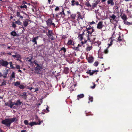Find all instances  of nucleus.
<instances>
[{"mask_svg":"<svg viewBox=\"0 0 132 132\" xmlns=\"http://www.w3.org/2000/svg\"><path fill=\"white\" fill-rule=\"evenodd\" d=\"M108 52H109V51H108V49L106 48L104 50V53L105 54H107L108 53Z\"/></svg>","mask_w":132,"mask_h":132,"instance_id":"46","label":"nucleus"},{"mask_svg":"<svg viewBox=\"0 0 132 132\" xmlns=\"http://www.w3.org/2000/svg\"><path fill=\"white\" fill-rule=\"evenodd\" d=\"M64 9L63 8L61 12H59L56 14V17L58 18H61L62 16V15H64L63 16H64L65 15L64 12Z\"/></svg>","mask_w":132,"mask_h":132,"instance_id":"7","label":"nucleus"},{"mask_svg":"<svg viewBox=\"0 0 132 132\" xmlns=\"http://www.w3.org/2000/svg\"><path fill=\"white\" fill-rule=\"evenodd\" d=\"M64 9L63 8L61 12H59L56 14V17L58 18H61L62 16V15H64L63 16H64L65 15L64 12Z\"/></svg>","mask_w":132,"mask_h":132,"instance_id":"6","label":"nucleus"},{"mask_svg":"<svg viewBox=\"0 0 132 132\" xmlns=\"http://www.w3.org/2000/svg\"><path fill=\"white\" fill-rule=\"evenodd\" d=\"M84 34V32H83L81 34H79L78 36V38L80 41H82L83 39V36Z\"/></svg>","mask_w":132,"mask_h":132,"instance_id":"20","label":"nucleus"},{"mask_svg":"<svg viewBox=\"0 0 132 132\" xmlns=\"http://www.w3.org/2000/svg\"><path fill=\"white\" fill-rule=\"evenodd\" d=\"M116 12L118 13H120L119 12L118 9L116 10Z\"/></svg>","mask_w":132,"mask_h":132,"instance_id":"63","label":"nucleus"},{"mask_svg":"<svg viewBox=\"0 0 132 132\" xmlns=\"http://www.w3.org/2000/svg\"><path fill=\"white\" fill-rule=\"evenodd\" d=\"M67 12L68 14H71V12L70 11H67Z\"/></svg>","mask_w":132,"mask_h":132,"instance_id":"62","label":"nucleus"},{"mask_svg":"<svg viewBox=\"0 0 132 132\" xmlns=\"http://www.w3.org/2000/svg\"><path fill=\"white\" fill-rule=\"evenodd\" d=\"M91 70H89L88 71L86 72V73L87 74H89L90 75V74H91Z\"/></svg>","mask_w":132,"mask_h":132,"instance_id":"51","label":"nucleus"},{"mask_svg":"<svg viewBox=\"0 0 132 132\" xmlns=\"http://www.w3.org/2000/svg\"><path fill=\"white\" fill-rule=\"evenodd\" d=\"M17 7L19 11L22 12L23 13H25V11H27V6L26 5L23 4H22L20 6H17Z\"/></svg>","mask_w":132,"mask_h":132,"instance_id":"3","label":"nucleus"},{"mask_svg":"<svg viewBox=\"0 0 132 132\" xmlns=\"http://www.w3.org/2000/svg\"><path fill=\"white\" fill-rule=\"evenodd\" d=\"M93 28V27H92L90 25H87L86 26V31H87L89 30L90 29H92Z\"/></svg>","mask_w":132,"mask_h":132,"instance_id":"25","label":"nucleus"},{"mask_svg":"<svg viewBox=\"0 0 132 132\" xmlns=\"http://www.w3.org/2000/svg\"><path fill=\"white\" fill-rule=\"evenodd\" d=\"M39 38L38 36H36L35 37H34V38H35L36 40H38V39Z\"/></svg>","mask_w":132,"mask_h":132,"instance_id":"60","label":"nucleus"},{"mask_svg":"<svg viewBox=\"0 0 132 132\" xmlns=\"http://www.w3.org/2000/svg\"><path fill=\"white\" fill-rule=\"evenodd\" d=\"M98 71V70H93L92 72L91 71V74H90V76H92L93 75L95 72H97Z\"/></svg>","mask_w":132,"mask_h":132,"instance_id":"38","label":"nucleus"},{"mask_svg":"<svg viewBox=\"0 0 132 132\" xmlns=\"http://www.w3.org/2000/svg\"><path fill=\"white\" fill-rule=\"evenodd\" d=\"M118 42H121L122 40V39L120 35H119V37H118V38L117 40Z\"/></svg>","mask_w":132,"mask_h":132,"instance_id":"41","label":"nucleus"},{"mask_svg":"<svg viewBox=\"0 0 132 132\" xmlns=\"http://www.w3.org/2000/svg\"><path fill=\"white\" fill-rule=\"evenodd\" d=\"M5 105L6 106H9L11 108L13 107V108H14V109H15V107L13 106L14 105H16V103H12L11 102V104H10L9 103H5Z\"/></svg>","mask_w":132,"mask_h":132,"instance_id":"12","label":"nucleus"},{"mask_svg":"<svg viewBox=\"0 0 132 132\" xmlns=\"http://www.w3.org/2000/svg\"><path fill=\"white\" fill-rule=\"evenodd\" d=\"M69 69L68 67H65L64 69V71L65 74H67L69 73Z\"/></svg>","mask_w":132,"mask_h":132,"instance_id":"26","label":"nucleus"},{"mask_svg":"<svg viewBox=\"0 0 132 132\" xmlns=\"http://www.w3.org/2000/svg\"><path fill=\"white\" fill-rule=\"evenodd\" d=\"M17 17H18V19L17 20V24L18 25H21L22 24V23L20 21V19H23V17L21 15L19 12H17Z\"/></svg>","mask_w":132,"mask_h":132,"instance_id":"5","label":"nucleus"},{"mask_svg":"<svg viewBox=\"0 0 132 132\" xmlns=\"http://www.w3.org/2000/svg\"><path fill=\"white\" fill-rule=\"evenodd\" d=\"M71 18L73 19L74 20L75 19V17L76 16V14H71L70 15Z\"/></svg>","mask_w":132,"mask_h":132,"instance_id":"36","label":"nucleus"},{"mask_svg":"<svg viewBox=\"0 0 132 132\" xmlns=\"http://www.w3.org/2000/svg\"><path fill=\"white\" fill-rule=\"evenodd\" d=\"M110 18H111L113 20H115L116 18V16L114 14H112V15L110 16Z\"/></svg>","mask_w":132,"mask_h":132,"instance_id":"33","label":"nucleus"},{"mask_svg":"<svg viewBox=\"0 0 132 132\" xmlns=\"http://www.w3.org/2000/svg\"><path fill=\"white\" fill-rule=\"evenodd\" d=\"M48 3L50 4V3H52L53 2V1L51 2V0H48Z\"/></svg>","mask_w":132,"mask_h":132,"instance_id":"56","label":"nucleus"},{"mask_svg":"<svg viewBox=\"0 0 132 132\" xmlns=\"http://www.w3.org/2000/svg\"><path fill=\"white\" fill-rule=\"evenodd\" d=\"M36 41H37L34 38L32 40V42L34 43Z\"/></svg>","mask_w":132,"mask_h":132,"instance_id":"55","label":"nucleus"},{"mask_svg":"<svg viewBox=\"0 0 132 132\" xmlns=\"http://www.w3.org/2000/svg\"><path fill=\"white\" fill-rule=\"evenodd\" d=\"M77 14H78V18L77 20L78 21L80 19H82L83 18L82 16L80 14V13L79 12H77Z\"/></svg>","mask_w":132,"mask_h":132,"instance_id":"24","label":"nucleus"},{"mask_svg":"<svg viewBox=\"0 0 132 132\" xmlns=\"http://www.w3.org/2000/svg\"><path fill=\"white\" fill-rule=\"evenodd\" d=\"M20 59V56L19 55L17 54V61H20L21 62V60Z\"/></svg>","mask_w":132,"mask_h":132,"instance_id":"40","label":"nucleus"},{"mask_svg":"<svg viewBox=\"0 0 132 132\" xmlns=\"http://www.w3.org/2000/svg\"><path fill=\"white\" fill-rule=\"evenodd\" d=\"M22 104V102H20L19 100H17V105H21Z\"/></svg>","mask_w":132,"mask_h":132,"instance_id":"42","label":"nucleus"},{"mask_svg":"<svg viewBox=\"0 0 132 132\" xmlns=\"http://www.w3.org/2000/svg\"><path fill=\"white\" fill-rule=\"evenodd\" d=\"M113 0H109L108 1V4H111L112 5H113L114 4V3L113 2Z\"/></svg>","mask_w":132,"mask_h":132,"instance_id":"28","label":"nucleus"},{"mask_svg":"<svg viewBox=\"0 0 132 132\" xmlns=\"http://www.w3.org/2000/svg\"><path fill=\"white\" fill-rule=\"evenodd\" d=\"M86 59L88 62L90 63H92L94 60V58L92 56H90L88 57H87Z\"/></svg>","mask_w":132,"mask_h":132,"instance_id":"16","label":"nucleus"},{"mask_svg":"<svg viewBox=\"0 0 132 132\" xmlns=\"http://www.w3.org/2000/svg\"><path fill=\"white\" fill-rule=\"evenodd\" d=\"M33 63L35 64L36 67L35 68V70L38 73L39 72L41 71L42 69H43L42 66L41 64H39L38 63V62L36 60L34 61Z\"/></svg>","mask_w":132,"mask_h":132,"instance_id":"2","label":"nucleus"},{"mask_svg":"<svg viewBox=\"0 0 132 132\" xmlns=\"http://www.w3.org/2000/svg\"><path fill=\"white\" fill-rule=\"evenodd\" d=\"M32 58V57L31 56H30L27 58V60L29 62H30L32 64V62L31 60Z\"/></svg>","mask_w":132,"mask_h":132,"instance_id":"29","label":"nucleus"},{"mask_svg":"<svg viewBox=\"0 0 132 132\" xmlns=\"http://www.w3.org/2000/svg\"><path fill=\"white\" fill-rule=\"evenodd\" d=\"M24 123L26 125H29L28 121L27 120H25L24 121Z\"/></svg>","mask_w":132,"mask_h":132,"instance_id":"43","label":"nucleus"},{"mask_svg":"<svg viewBox=\"0 0 132 132\" xmlns=\"http://www.w3.org/2000/svg\"><path fill=\"white\" fill-rule=\"evenodd\" d=\"M84 95L83 94H82L78 95L77 96V99L78 100H79L80 98H82L84 97Z\"/></svg>","mask_w":132,"mask_h":132,"instance_id":"22","label":"nucleus"},{"mask_svg":"<svg viewBox=\"0 0 132 132\" xmlns=\"http://www.w3.org/2000/svg\"><path fill=\"white\" fill-rule=\"evenodd\" d=\"M85 5L86 6L88 7H91V5L89 3V2H86V3L85 4Z\"/></svg>","mask_w":132,"mask_h":132,"instance_id":"39","label":"nucleus"},{"mask_svg":"<svg viewBox=\"0 0 132 132\" xmlns=\"http://www.w3.org/2000/svg\"><path fill=\"white\" fill-rule=\"evenodd\" d=\"M95 86H96L95 84L94 83V85L92 86H91V88H92V89H94L95 88Z\"/></svg>","mask_w":132,"mask_h":132,"instance_id":"52","label":"nucleus"},{"mask_svg":"<svg viewBox=\"0 0 132 132\" xmlns=\"http://www.w3.org/2000/svg\"><path fill=\"white\" fill-rule=\"evenodd\" d=\"M27 93L26 92H23L22 93V94L20 95V96H24V98H26L27 97Z\"/></svg>","mask_w":132,"mask_h":132,"instance_id":"30","label":"nucleus"},{"mask_svg":"<svg viewBox=\"0 0 132 132\" xmlns=\"http://www.w3.org/2000/svg\"><path fill=\"white\" fill-rule=\"evenodd\" d=\"M20 83L19 82L17 81V86H18L20 85Z\"/></svg>","mask_w":132,"mask_h":132,"instance_id":"57","label":"nucleus"},{"mask_svg":"<svg viewBox=\"0 0 132 132\" xmlns=\"http://www.w3.org/2000/svg\"><path fill=\"white\" fill-rule=\"evenodd\" d=\"M74 44V42H73L72 40L71 39L69 40L67 43V45H73Z\"/></svg>","mask_w":132,"mask_h":132,"instance_id":"27","label":"nucleus"},{"mask_svg":"<svg viewBox=\"0 0 132 132\" xmlns=\"http://www.w3.org/2000/svg\"><path fill=\"white\" fill-rule=\"evenodd\" d=\"M98 61H96L94 64V65L95 67H97L98 66Z\"/></svg>","mask_w":132,"mask_h":132,"instance_id":"45","label":"nucleus"},{"mask_svg":"<svg viewBox=\"0 0 132 132\" xmlns=\"http://www.w3.org/2000/svg\"><path fill=\"white\" fill-rule=\"evenodd\" d=\"M121 18L123 20V22L126 21L127 19V17L125 14H123L121 16Z\"/></svg>","mask_w":132,"mask_h":132,"instance_id":"23","label":"nucleus"},{"mask_svg":"<svg viewBox=\"0 0 132 132\" xmlns=\"http://www.w3.org/2000/svg\"><path fill=\"white\" fill-rule=\"evenodd\" d=\"M89 100L91 102H92L93 101V97L91 96L89 97Z\"/></svg>","mask_w":132,"mask_h":132,"instance_id":"48","label":"nucleus"},{"mask_svg":"<svg viewBox=\"0 0 132 132\" xmlns=\"http://www.w3.org/2000/svg\"><path fill=\"white\" fill-rule=\"evenodd\" d=\"M30 20L28 19H25L24 21H23V25L25 27L27 26L29 24V22Z\"/></svg>","mask_w":132,"mask_h":132,"instance_id":"17","label":"nucleus"},{"mask_svg":"<svg viewBox=\"0 0 132 132\" xmlns=\"http://www.w3.org/2000/svg\"><path fill=\"white\" fill-rule=\"evenodd\" d=\"M34 88L33 87H28L27 89H30V90H31L32 89H33Z\"/></svg>","mask_w":132,"mask_h":132,"instance_id":"61","label":"nucleus"},{"mask_svg":"<svg viewBox=\"0 0 132 132\" xmlns=\"http://www.w3.org/2000/svg\"><path fill=\"white\" fill-rule=\"evenodd\" d=\"M102 21L99 22L97 24V29H101L103 27Z\"/></svg>","mask_w":132,"mask_h":132,"instance_id":"13","label":"nucleus"},{"mask_svg":"<svg viewBox=\"0 0 132 132\" xmlns=\"http://www.w3.org/2000/svg\"><path fill=\"white\" fill-rule=\"evenodd\" d=\"M1 64L2 66L4 67H6L9 64L8 62L7 61H4L2 60L0 61Z\"/></svg>","mask_w":132,"mask_h":132,"instance_id":"11","label":"nucleus"},{"mask_svg":"<svg viewBox=\"0 0 132 132\" xmlns=\"http://www.w3.org/2000/svg\"><path fill=\"white\" fill-rule=\"evenodd\" d=\"M92 43H91V46H89V45H88L87 47H86V51L87 52H88L90 51V50H91L93 48V47H92Z\"/></svg>","mask_w":132,"mask_h":132,"instance_id":"21","label":"nucleus"},{"mask_svg":"<svg viewBox=\"0 0 132 132\" xmlns=\"http://www.w3.org/2000/svg\"><path fill=\"white\" fill-rule=\"evenodd\" d=\"M71 5L72 6L75 5L78 6L79 5V3L77 1L75 0H72L71 2Z\"/></svg>","mask_w":132,"mask_h":132,"instance_id":"14","label":"nucleus"},{"mask_svg":"<svg viewBox=\"0 0 132 132\" xmlns=\"http://www.w3.org/2000/svg\"><path fill=\"white\" fill-rule=\"evenodd\" d=\"M12 26L14 28H15L16 27V21H15L14 22H12Z\"/></svg>","mask_w":132,"mask_h":132,"instance_id":"37","label":"nucleus"},{"mask_svg":"<svg viewBox=\"0 0 132 132\" xmlns=\"http://www.w3.org/2000/svg\"><path fill=\"white\" fill-rule=\"evenodd\" d=\"M11 35L13 36H15L16 35V32L13 31L11 32Z\"/></svg>","mask_w":132,"mask_h":132,"instance_id":"34","label":"nucleus"},{"mask_svg":"<svg viewBox=\"0 0 132 132\" xmlns=\"http://www.w3.org/2000/svg\"><path fill=\"white\" fill-rule=\"evenodd\" d=\"M100 2V0H97L94 3H93L92 4V6L91 5V7L93 9H94V8L96 7H97V5Z\"/></svg>","mask_w":132,"mask_h":132,"instance_id":"15","label":"nucleus"},{"mask_svg":"<svg viewBox=\"0 0 132 132\" xmlns=\"http://www.w3.org/2000/svg\"><path fill=\"white\" fill-rule=\"evenodd\" d=\"M89 23H90V24L91 25L92 24H94L95 23V22H94V21H92L91 22H89Z\"/></svg>","mask_w":132,"mask_h":132,"instance_id":"54","label":"nucleus"},{"mask_svg":"<svg viewBox=\"0 0 132 132\" xmlns=\"http://www.w3.org/2000/svg\"><path fill=\"white\" fill-rule=\"evenodd\" d=\"M87 40H86L85 39H84V41H82V40L81 41V43L82 44V45H81V46L83 44H85L87 42Z\"/></svg>","mask_w":132,"mask_h":132,"instance_id":"44","label":"nucleus"},{"mask_svg":"<svg viewBox=\"0 0 132 132\" xmlns=\"http://www.w3.org/2000/svg\"><path fill=\"white\" fill-rule=\"evenodd\" d=\"M11 77L12 78H14L15 77V73L14 72H13L11 75Z\"/></svg>","mask_w":132,"mask_h":132,"instance_id":"50","label":"nucleus"},{"mask_svg":"<svg viewBox=\"0 0 132 132\" xmlns=\"http://www.w3.org/2000/svg\"><path fill=\"white\" fill-rule=\"evenodd\" d=\"M9 64H10V67L12 68H14V67L12 65V63L11 62H9Z\"/></svg>","mask_w":132,"mask_h":132,"instance_id":"47","label":"nucleus"},{"mask_svg":"<svg viewBox=\"0 0 132 132\" xmlns=\"http://www.w3.org/2000/svg\"><path fill=\"white\" fill-rule=\"evenodd\" d=\"M38 90V88H35V90L34 92H36V91H37Z\"/></svg>","mask_w":132,"mask_h":132,"instance_id":"59","label":"nucleus"},{"mask_svg":"<svg viewBox=\"0 0 132 132\" xmlns=\"http://www.w3.org/2000/svg\"><path fill=\"white\" fill-rule=\"evenodd\" d=\"M8 70L7 69L5 70L4 71L3 74V76L4 78L7 77V75L8 73Z\"/></svg>","mask_w":132,"mask_h":132,"instance_id":"18","label":"nucleus"},{"mask_svg":"<svg viewBox=\"0 0 132 132\" xmlns=\"http://www.w3.org/2000/svg\"><path fill=\"white\" fill-rule=\"evenodd\" d=\"M27 4L30 5V3H27L26 2H22V5H23V4L25 5V4Z\"/></svg>","mask_w":132,"mask_h":132,"instance_id":"49","label":"nucleus"},{"mask_svg":"<svg viewBox=\"0 0 132 132\" xmlns=\"http://www.w3.org/2000/svg\"><path fill=\"white\" fill-rule=\"evenodd\" d=\"M115 10H117V9H118V7L117 6H116L115 7Z\"/></svg>","mask_w":132,"mask_h":132,"instance_id":"64","label":"nucleus"},{"mask_svg":"<svg viewBox=\"0 0 132 132\" xmlns=\"http://www.w3.org/2000/svg\"><path fill=\"white\" fill-rule=\"evenodd\" d=\"M52 20L51 18H50L48 19L46 22V24L48 27H50L52 25L54 27H55V24L54 23L52 22Z\"/></svg>","mask_w":132,"mask_h":132,"instance_id":"4","label":"nucleus"},{"mask_svg":"<svg viewBox=\"0 0 132 132\" xmlns=\"http://www.w3.org/2000/svg\"><path fill=\"white\" fill-rule=\"evenodd\" d=\"M63 51V52L64 53V54H65L67 50L66 48L64 47H62L61 48L60 50V51Z\"/></svg>","mask_w":132,"mask_h":132,"instance_id":"31","label":"nucleus"},{"mask_svg":"<svg viewBox=\"0 0 132 132\" xmlns=\"http://www.w3.org/2000/svg\"><path fill=\"white\" fill-rule=\"evenodd\" d=\"M59 10V8L58 7H56L55 9V11H57Z\"/></svg>","mask_w":132,"mask_h":132,"instance_id":"53","label":"nucleus"},{"mask_svg":"<svg viewBox=\"0 0 132 132\" xmlns=\"http://www.w3.org/2000/svg\"><path fill=\"white\" fill-rule=\"evenodd\" d=\"M64 9L63 8L61 12H59L56 14V17L58 18H61L62 16V15H64L63 16H64L65 15L64 12Z\"/></svg>","mask_w":132,"mask_h":132,"instance_id":"8","label":"nucleus"},{"mask_svg":"<svg viewBox=\"0 0 132 132\" xmlns=\"http://www.w3.org/2000/svg\"><path fill=\"white\" fill-rule=\"evenodd\" d=\"M16 119L15 118L6 119L2 121V123L5 125L7 127H10L11 123L14 122Z\"/></svg>","mask_w":132,"mask_h":132,"instance_id":"1","label":"nucleus"},{"mask_svg":"<svg viewBox=\"0 0 132 132\" xmlns=\"http://www.w3.org/2000/svg\"><path fill=\"white\" fill-rule=\"evenodd\" d=\"M94 29L93 28L92 29H90L89 30L87 31V33L88 34V40L89 39V34H91L92 33H93L94 31Z\"/></svg>","mask_w":132,"mask_h":132,"instance_id":"19","label":"nucleus"},{"mask_svg":"<svg viewBox=\"0 0 132 132\" xmlns=\"http://www.w3.org/2000/svg\"><path fill=\"white\" fill-rule=\"evenodd\" d=\"M124 23L127 25H132V23L128 21H126L124 22Z\"/></svg>","mask_w":132,"mask_h":132,"instance_id":"32","label":"nucleus"},{"mask_svg":"<svg viewBox=\"0 0 132 132\" xmlns=\"http://www.w3.org/2000/svg\"><path fill=\"white\" fill-rule=\"evenodd\" d=\"M53 34L52 33V31L48 30V34H47L46 35L47 36H48V37L49 38H51V40H54L55 39L54 37L52 35Z\"/></svg>","mask_w":132,"mask_h":132,"instance_id":"9","label":"nucleus"},{"mask_svg":"<svg viewBox=\"0 0 132 132\" xmlns=\"http://www.w3.org/2000/svg\"><path fill=\"white\" fill-rule=\"evenodd\" d=\"M18 87L21 89H23L25 87L23 85H20Z\"/></svg>","mask_w":132,"mask_h":132,"instance_id":"35","label":"nucleus"},{"mask_svg":"<svg viewBox=\"0 0 132 132\" xmlns=\"http://www.w3.org/2000/svg\"><path fill=\"white\" fill-rule=\"evenodd\" d=\"M79 46H81V45H80V44H78V47H76V50H77L78 49V47H79Z\"/></svg>","mask_w":132,"mask_h":132,"instance_id":"58","label":"nucleus"},{"mask_svg":"<svg viewBox=\"0 0 132 132\" xmlns=\"http://www.w3.org/2000/svg\"><path fill=\"white\" fill-rule=\"evenodd\" d=\"M38 122H30V123H29V125H30L31 127H32L34 125H40L41 122H43V121H40L39 120L38 121Z\"/></svg>","mask_w":132,"mask_h":132,"instance_id":"10","label":"nucleus"}]
</instances>
